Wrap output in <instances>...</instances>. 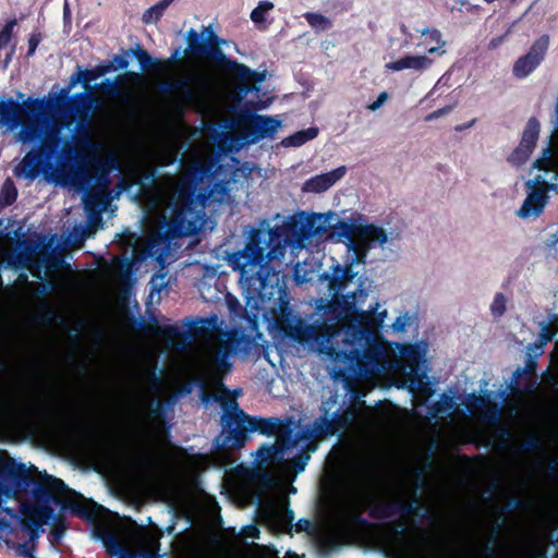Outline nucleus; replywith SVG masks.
Returning <instances> with one entry per match:
<instances>
[{"mask_svg":"<svg viewBox=\"0 0 558 558\" xmlns=\"http://www.w3.org/2000/svg\"><path fill=\"white\" fill-rule=\"evenodd\" d=\"M24 527L27 530L29 535V543L35 545V542L39 538L40 533L44 532V529L40 526H31L28 523H25Z\"/></svg>","mask_w":558,"mask_h":558,"instance_id":"nucleus-52","label":"nucleus"},{"mask_svg":"<svg viewBox=\"0 0 558 558\" xmlns=\"http://www.w3.org/2000/svg\"><path fill=\"white\" fill-rule=\"evenodd\" d=\"M15 26L16 20H10L5 23L2 31H0V50L9 45Z\"/></svg>","mask_w":558,"mask_h":558,"instance_id":"nucleus-41","label":"nucleus"},{"mask_svg":"<svg viewBox=\"0 0 558 558\" xmlns=\"http://www.w3.org/2000/svg\"><path fill=\"white\" fill-rule=\"evenodd\" d=\"M506 304H507V299L504 295V293H500V292L497 293L494 298L492 305H490L492 315L496 318L501 317L507 310Z\"/></svg>","mask_w":558,"mask_h":558,"instance_id":"nucleus-39","label":"nucleus"},{"mask_svg":"<svg viewBox=\"0 0 558 558\" xmlns=\"http://www.w3.org/2000/svg\"><path fill=\"white\" fill-rule=\"evenodd\" d=\"M174 0H159L156 4L147 9L142 16V22L144 24H155L162 16L166 9L173 2Z\"/></svg>","mask_w":558,"mask_h":558,"instance_id":"nucleus-28","label":"nucleus"},{"mask_svg":"<svg viewBox=\"0 0 558 558\" xmlns=\"http://www.w3.org/2000/svg\"><path fill=\"white\" fill-rule=\"evenodd\" d=\"M387 99H388V94L386 92H381L377 96V99L375 101H373L371 105H368L367 108L371 111H376L386 102Z\"/></svg>","mask_w":558,"mask_h":558,"instance_id":"nucleus-54","label":"nucleus"},{"mask_svg":"<svg viewBox=\"0 0 558 558\" xmlns=\"http://www.w3.org/2000/svg\"><path fill=\"white\" fill-rule=\"evenodd\" d=\"M22 100L0 96V129L5 132L17 130L19 143H37L38 148L28 151L15 166L16 178L34 181L44 173L53 179L69 182L76 189L88 187L90 183L109 185V173L117 167L116 157L93 154L77 161L76 167H68L60 159L71 155L73 147L68 125L46 110L43 99L20 94Z\"/></svg>","mask_w":558,"mask_h":558,"instance_id":"nucleus-1","label":"nucleus"},{"mask_svg":"<svg viewBox=\"0 0 558 558\" xmlns=\"http://www.w3.org/2000/svg\"><path fill=\"white\" fill-rule=\"evenodd\" d=\"M531 153V149L523 147L521 144H519V146L511 154L509 160L515 166H521L529 159Z\"/></svg>","mask_w":558,"mask_h":558,"instance_id":"nucleus-40","label":"nucleus"},{"mask_svg":"<svg viewBox=\"0 0 558 558\" xmlns=\"http://www.w3.org/2000/svg\"><path fill=\"white\" fill-rule=\"evenodd\" d=\"M227 72L242 82H250L251 78H253V75L255 74V71L251 70L245 64L240 63L235 60L229 62V69L227 70Z\"/></svg>","mask_w":558,"mask_h":558,"instance_id":"nucleus-30","label":"nucleus"},{"mask_svg":"<svg viewBox=\"0 0 558 558\" xmlns=\"http://www.w3.org/2000/svg\"><path fill=\"white\" fill-rule=\"evenodd\" d=\"M217 34L211 25L203 26L197 33L191 28L186 33L187 47L185 53L192 57H204L214 63L222 66L226 71L229 69V59L221 48L218 47Z\"/></svg>","mask_w":558,"mask_h":558,"instance_id":"nucleus-11","label":"nucleus"},{"mask_svg":"<svg viewBox=\"0 0 558 558\" xmlns=\"http://www.w3.org/2000/svg\"><path fill=\"white\" fill-rule=\"evenodd\" d=\"M318 128L312 126L306 130L298 131L294 134L282 140V145L286 147H298L305 144L308 141L314 140L318 135Z\"/></svg>","mask_w":558,"mask_h":558,"instance_id":"nucleus-26","label":"nucleus"},{"mask_svg":"<svg viewBox=\"0 0 558 558\" xmlns=\"http://www.w3.org/2000/svg\"><path fill=\"white\" fill-rule=\"evenodd\" d=\"M243 533H244L245 537H251V538H258L259 537V530L255 525H247L243 530Z\"/></svg>","mask_w":558,"mask_h":558,"instance_id":"nucleus-59","label":"nucleus"},{"mask_svg":"<svg viewBox=\"0 0 558 558\" xmlns=\"http://www.w3.org/2000/svg\"><path fill=\"white\" fill-rule=\"evenodd\" d=\"M376 302L367 311L356 313L357 324L344 325L337 307L329 303L319 307L320 314L312 323L301 317L287 319L284 332L307 347L329 363L335 377L347 375L375 377L388 373L391 360L388 349L377 340L373 329L381 328L387 311H379Z\"/></svg>","mask_w":558,"mask_h":558,"instance_id":"nucleus-2","label":"nucleus"},{"mask_svg":"<svg viewBox=\"0 0 558 558\" xmlns=\"http://www.w3.org/2000/svg\"><path fill=\"white\" fill-rule=\"evenodd\" d=\"M551 149L549 147L543 150V157L535 160L534 166L539 170L545 169L547 166L551 163L550 160Z\"/></svg>","mask_w":558,"mask_h":558,"instance_id":"nucleus-50","label":"nucleus"},{"mask_svg":"<svg viewBox=\"0 0 558 558\" xmlns=\"http://www.w3.org/2000/svg\"><path fill=\"white\" fill-rule=\"evenodd\" d=\"M33 494L38 501L45 504L25 506L23 508L24 524L28 523L31 526L40 527L54 519L53 509L47 505L53 499V495L68 498L76 496V493L70 489L62 480L48 474H45L43 482L35 486Z\"/></svg>","mask_w":558,"mask_h":558,"instance_id":"nucleus-9","label":"nucleus"},{"mask_svg":"<svg viewBox=\"0 0 558 558\" xmlns=\"http://www.w3.org/2000/svg\"><path fill=\"white\" fill-rule=\"evenodd\" d=\"M539 122L535 118H531L524 129L520 144L533 151L539 134Z\"/></svg>","mask_w":558,"mask_h":558,"instance_id":"nucleus-27","label":"nucleus"},{"mask_svg":"<svg viewBox=\"0 0 558 558\" xmlns=\"http://www.w3.org/2000/svg\"><path fill=\"white\" fill-rule=\"evenodd\" d=\"M420 33L423 36L424 35H428L430 40H433L436 44H438V47H430V48L427 49V51L429 53L437 52L441 47H444L446 45V41L442 40L441 33L438 29H436V28L429 29L428 27H425L424 29L420 31Z\"/></svg>","mask_w":558,"mask_h":558,"instance_id":"nucleus-38","label":"nucleus"},{"mask_svg":"<svg viewBox=\"0 0 558 558\" xmlns=\"http://www.w3.org/2000/svg\"><path fill=\"white\" fill-rule=\"evenodd\" d=\"M357 420L355 409L348 407L342 409L335 398H328L322 403L320 415L310 425L301 427L289 423L283 426L276 442L262 445L255 453V463L262 466L277 464L289 456L295 446H305L313 438H329L338 432H347Z\"/></svg>","mask_w":558,"mask_h":558,"instance_id":"nucleus-4","label":"nucleus"},{"mask_svg":"<svg viewBox=\"0 0 558 558\" xmlns=\"http://www.w3.org/2000/svg\"><path fill=\"white\" fill-rule=\"evenodd\" d=\"M1 201L4 205H11L17 197L16 187L11 179H7L0 191Z\"/></svg>","mask_w":558,"mask_h":558,"instance_id":"nucleus-33","label":"nucleus"},{"mask_svg":"<svg viewBox=\"0 0 558 558\" xmlns=\"http://www.w3.org/2000/svg\"><path fill=\"white\" fill-rule=\"evenodd\" d=\"M225 413L222 420V432L219 435L218 444L223 448L241 449L245 446L248 433L258 432L266 436L279 435L284 426L275 417H258L247 415L235 400H228L222 403Z\"/></svg>","mask_w":558,"mask_h":558,"instance_id":"nucleus-7","label":"nucleus"},{"mask_svg":"<svg viewBox=\"0 0 558 558\" xmlns=\"http://www.w3.org/2000/svg\"><path fill=\"white\" fill-rule=\"evenodd\" d=\"M395 536L400 542L405 551H410L416 547L415 542L405 534V523L400 521L395 529Z\"/></svg>","mask_w":558,"mask_h":558,"instance_id":"nucleus-31","label":"nucleus"},{"mask_svg":"<svg viewBox=\"0 0 558 558\" xmlns=\"http://www.w3.org/2000/svg\"><path fill=\"white\" fill-rule=\"evenodd\" d=\"M243 343H250L244 336L228 332L216 343L207 344L201 352V368L214 386H222V380L232 371L231 359L243 351Z\"/></svg>","mask_w":558,"mask_h":558,"instance_id":"nucleus-8","label":"nucleus"},{"mask_svg":"<svg viewBox=\"0 0 558 558\" xmlns=\"http://www.w3.org/2000/svg\"><path fill=\"white\" fill-rule=\"evenodd\" d=\"M462 549L460 539L454 536L448 544H446V550L450 554H458Z\"/></svg>","mask_w":558,"mask_h":558,"instance_id":"nucleus-55","label":"nucleus"},{"mask_svg":"<svg viewBox=\"0 0 558 558\" xmlns=\"http://www.w3.org/2000/svg\"><path fill=\"white\" fill-rule=\"evenodd\" d=\"M229 182L217 181L208 191L195 193V186L185 175L174 187L171 206L172 216L168 221V231L182 238L195 234L204 221V209L210 204H222L229 197Z\"/></svg>","mask_w":558,"mask_h":558,"instance_id":"nucleus-5","label":"nucleus"},{"mask_svg":"<svg viewBox=\"0 0 558 558\" xmlns=\"http://www.w3.org/2000/svg\"><path fill=\"white\" fill-rule=\"evenodd\" d=\"M286 240L276 229L254 228L244 247L228 256V264L240 274L239 283L245 299V312L256 319L265 304L281 301L284 293L279 272L271 265L286 254Z\"/></svg>","mask_w":558,"mask_h":558,"instance_id":"nucleus-3","label":"nucleus"},{"mask_svg":"<svg viewBox=\"0 0 558 558\" xmlns=\"http://www.w3.org/2000/svg\"><path fill=\"white\" fill-rule=\"evenodd\" d=\"M35 550V545L29 542H25L17 546V553L26 558H35L33 553Z\"/></svg>","mask_w":558,"mask_h":558,"instance_id":"nucleus-51","label":"nucleus"},{"mask_svg":"<svg viewBox=\"0 0 558 558\" xmlns=\"http://www.w3.org/2000/svg\"><path fill=\"white\" fill-rule=\"evenodd\" d=\"M71 236L74 243L78 245H83L85 240L87 239V229L84 226H75L71 232Z\"/></svg>","mask_w":558,"mask_h":558,"instance_id":"nucleus-44","label":"nucleus"},{"mask_svg":"<svg viewBox=\"0 0 558 558\" xmlns=\"http://www.w3.org/2000/svg\"><path fill=\"white\" fill-rule=\"evenodd\" d=\"M113 62L117 64V68L121 70H124L129 66V61L122 56H114Z\"/></svg>","mask_w":558,"mask_h":558,"instance_id":"nucleus-62","label":"nucleus"},{"mask_svg":"<svg viewBox=\"0 0 558 558\" xmlns=\"http://www.w3.org/2000/svg\"><path fill=\"white\" fill-rule=\"evenodd\" d=\"M548 35L541 36L530 48L526 54L520 57L513 64V75L518 78H524L531 74L541 61L544 59L548 49Z\"/></svg>","mask_w":558,"mask_h":558,"instance_id":"nucleus-18","label":"nucleus"},{"mask_svg":"<svg viewBox=\"0 0 558 558\" xmlns=\"http://www.w3.org/2000/svg\"><path fill=\"white\" fill-rule=\"evenodd\" d=\"M421 507L420 498L414 489L411 497L407 498V489L403 483L396 488L395 496L383 506V517L390 518L393 514H415Z\"/></svg>","mask_w":558,"mask_h":558,"instance_id":"nucleus-17","label":"nucleus"},{"mask_svg":"<svg viewBox=\"0 0 558 558\" xmlns=\"http://www.w3.org/2000/svg\"><path fill=\"white\" fill-rule=\"evenodd\" d=\"M347 173V167L340 166L329 172L320 173L307 179L302 185L304 193H323L333 186Z\"/></svg>","mask_w":558,"mask_h":558,"instance_id":"nucleus-20","label":"nucleus"},{"mask_svg":"<svg viewBox=\"0 0 558 558\" xmlns=\"http://www.w3.org/2000/svg\"><path fill=\"white\" fill-rule=\"evenodd\" d=\"M304 17L308 25L316 32L328 31L332 27L331 21L320 13L306 12Z\"/></svg>","mask_w":558,"mask_h":558,"instance_id":"nucleus-29","label":"nucleus"},{"mask_svg":"<svg viewBox=\"0 0 558 558\" xmlns=\"http://www.w3.org/2000/svg\"><path fill=\"white\" fill-rule=\"evenodd\" d=\"M216 86V77L201 68L170 83V89L180 92L183 98L191 104L209 97Z\"/></svg>","mask_w":558,"mask_h":558,"instance_id":"nucleus-12","label":"nucleus"},{"mask_svg":"<svg viewBox=\"0 0 558 558\" xmlns=\"http://www.w3.org/2000/svg\"><path fill=\"white\" fill-rule=\"evenodd\" d=\"M126 77L138 80L140 74L136 72H129L126 74L117 75L114 80L106 78L101 83V87L104 88L105 94L111 97H129L123 88V84Z\"/></svg>","mask_w":558,"mask_h":558,"instance_id":"nucleus-23","label":"nucleus"},{"mask_svg":"<svg viewBox=\"0 0 558 558\" xmlns=\"http://www.w3.org/2000/svg\"><path fill=\"white\" fill-rule=\"evenodd\" d=\"M65 525L61 520H58L54 529L50 533L51 544L58 543L64 535Z\"/></svg>","mask_w":558,"mask_h":558,"instance_id":"nucleus-46","label":"nucleus"},{"mask_svg":"<svg viewBox=\"0 0 558 558\" xmlns=\"http://www.w3.org/2000/svg\"><path fill=\"white\" fill-rule=\"evenodd\" d=\"M40 40H41V37L39 34L31 35V37L28 39V52H27L28 56H32L35 52Z\"/></svg>","mask_w":558,"mask_h":558,"instance_id":"nucleus-56","label":"nucleus"},{"mask_svg":"<svg viewBox=\"0 0 558 558\" xmlns=\"http://www.w3.org/2000/svg\"><path fill=\"white\" fill-rule=\"evenodd\" d=\"M359 284L354 291H348L343 298L344 303L349 308H354L359 303H364L365 299L368 296L371 281L367 278H357Z\"/></svg>","mask_w":558,"mask_h":558,"instance_id":"nucleus-24","label":"nucleus"},{"mask_svg":"<svg viewBox=\"0 0 558 558\" xmlns=\"http://www.w3.org/2000/svg\"><path fill=\"white\" fill-rule=\"evenodd\" d=\"M100 539L106 550L118 558H160L159 537L155 534L141 532L132 535L130 544L120 539L111 532L102 531Z\"/></svg>","mask_w":558,"mask_h":558,"instance_id":"nucleus-10","label":"nucleus"},{"mask_svg":"<svg viewBox=\"0 0 558 558\" xmlns=\"http://www.w3.org/2000/svg\"><path fill=\"white\" fill-rule=\"evenodd\" d=\"M316 438H313L307 445L305 446H295L293 450H296L298 453L294 454L291 458V464L290 466L293 469L295 473H301L305 470V466L307 465L311 454L310 451H314L316 449V446L314 444V440Z\"/></svg>","mask_w":558,"mask_h":558,"instance_id":"nucleus-25","label":"nucleus"},{"mask_svg":"<svg viewBox=\"0 0 558 558\" xmlns=\"http://www.w3.org/2000/svg\"><path fill=\"white\" fill-rule=\"evenodd\" d=\"M548 473L553 477H557L558 476V461L557 460H553L548 464Z\"/></svg>","mask_w":558,"mask_h":558,"instance_id":"nucleus-64","label":"nucleus"},{"mask_svg":"<svg viewBox=\"0 0 558 558\" xmlns=\"http://www.w3.org/2000/svg\"><path fill=\"white\" fill-rule=\"evenodd\" d=\"M465 407L471 414H474L477 410L487 405V398L476 392H471L465 398Z\"/></svg>","mask_w":558,"mask_h":558,"instance_id":"nucleus-35","label":"nucleus"},{"mask_svg":"<svg viewBox=\"0 0 558 558\" xmlns=\"http://www.w3.org/2000/svg\"><path fill=\"white\" fill-rule=\"evenodd\" d=\"M134 56L136 57V59L138 60V62L141 63V65L143 68H147L149 65H153V63H154V60L148 54V52L146 50L142 49L140 46L134 51Z\"/></svg>","mask_w":558,"mask_h":558,"instance_id":"nucleus-45","label":"nucleus"},{"mask_svg":"<svg viewBox=\"0 0 558 558\" xmlns=\"http://www.w3.org/2000/svg\"><path fill=\"white\" fill-rule=\"evenodd\" d=\"M512 31V26H510L507 32L499 36V37H495L493 38L489 43H488V48L490 50H495L496 48H498L505 40L506 38L508 37V35L511 33Z\"/></svg>","mask_w":558,"mask_h":558,"instance_id":"nucleus-53","label":"nucleus"},{"mask_svg":"<svg viewBox=\"0 0 558 558\" xmlns=\"http://www.w3.org/2000/svg\"><path fill=\"white\" fill-rule=\"evenodd\" d=\"M98 98L86 92L75 93L70 98V110L74 112L78 119L86 120L94 109L98 106Z\"/></svg>","mask_w":558,"mask_h":558,"instance_id":"nucleus-21","label":"nucleus"},{"mask_svg":"<svg viewBox=\"0 0 558 558\" xmlns=\"http://www.w3.org/2000/svg\"><path fill=\"white\" fill-rule=\"evenodd\" d=\"M456 106V104L451 105V106H446L444 108H440V109H437L430 113H428L426 117H425V121L429 122V121H433V120H436V119H439L440 117H444L448 113H450L453 109V107Z\"/></svg>","mask_w":558,"mask_h":558,"instance_id":"nucleus-48","label":"nucleus"},{"mask_svg":"<svg viewBox=\"0 0 558 558\" xmlns=\"http://www.w3.org/2000/svg\"><path fill=\"white\" fill-rule=\"evenodd\" d=\"M165 411V403L161 400H153L148 407V412L154 417H159Z\"/></svg>","mask_w":558,"mask_h":558,"instance_id":"nucleus-49","label":"nucleus"},{"mask_svg":"<svg viewBox=\"0 0 558 558\" xmlns=\"http://www.w3.org/2000/svg\"><path fill=\"white\" fill-rule=\"evenodd\" d=\"M433 64V60L426 56H404L397 61L389 62L385 65L390 71L413 70L423 72Z\"/></svg>","mask_w":558,"mask_h":558,"instance_id":"nucleus-22","label":"nucleus"},{"mask_svg":"<svg viewBox=\"0 0 558 558\" xmlns=\"http://www.w3.org/2000/svg\"><path fill=\"white\" fill-rule=\"evenodd\" d=\"M410 324V317L408 314H403L401 316H398L395 322L391 325V328L393 331L402 332L405 330L407 326Z\"/></svg>","mask_w":558,"mask_h":558,"instance_id":"nucleus-47","label":"nucleus"},{"mask_svg":"<svg viewBox=\"0 0 558 558\" xmlns=\"http://www.w3.org/2000/svg\"><path fill=\"white\" fill-rule=\"evenodd\" d=\"M281 128V121L270 116H254L246 129L250 144H256L265 138H274Z\"/></svg>","mask_w":558,"mask_h":558,"instance_id":"nucleus-19","label":"nucleus"},{"mask_svg":"<svg viewBox=\"0 0 558 558\" xmlns=\"http://www.w3.org/2000/svg\"><path fill=\"white\" fill-rule=\"evenodd\" d=\"M70 507H71L72 512L75 514H78L81 517H87V518L90 517V513H88V511L86 509H84L83 507H81L80 505L71 504Z\"/></svg>","mask_w":558,"mask_h":558,"instance_id":"nucleus-61","label":"nucleus"},{"mask_svg":"<svg viewBox=\"0 0 558 558\" xmlns=\"http://www.w3.org/2000/svg\"><path fill=\"white\" fill-rule=\"evenodd\" d=\"M314 277V270L307 269L305 263H298L293 268L294 281L299 284L312 281Z\"/></svg>","mask_w":558,"mask_h":558,"instance_id":"nucleus-34","label":"nucleus"},{"mask_svg":"<svg viewBox=\"0 0 558 558\" xmlns=\"http://www.w3.org/2000/svg\"><path fill=\"white\" fill-rule=\"evenodd\" d=\"M109 70V66L106 65H98L95 70H85L84 72H80L75 78L72 80V85L75 84L80 76L83 75L84 82L83 85L85 88L88 87V84L96 80L99 75L105 74Z\"/></svg>","mask_w":558,"mask_h":558,"instance_id":"nucleus-32","label":"nucleus"},{"mask_svg":"<svg viewBox=\"0 0 558 558\" xmlns=\"http://www.w3.org/2000/svg\"><path fill=\"white\" fill-rule=\"evenodd\" d=\"M260 515L266 524L277 532H291L293 526L296 532H308L312 527V522L305 518L299 519L293 524L294 512L289 508L288 499L267 502L260 509Z\"/></svg>","mask_w":558,"mask_h":558,"instance_id":"nucleus-13","label":"nucleus"},{"mask_svg":"<svg viewBox=\"0 0 558 558\" xmlns=\"http://www.w3.org/2000/svg\"><path fill=\"white\" fill-rule=\"evenodd\" d=\"M525 186L529 193L517 215L522 219L537 218L548 202L547 192L550 185L545 175L537 174L534 179L529 180Z\"/></svg>","mask_w":558,"mask_h":558,"instance_id":"nucleus-15","label":"nucleus"},{"mask_svg":"<svg viewBox=\"0 0 558 558\" xmlns=\"http://www.w3.org/2000/svg\"><path fill=\"white\" fill-rule=\"evenodd\" d=\"M77 142L85 150L93 151V154L100 151V144L94 142L87 131H84V133L77 137Z\"/></svg>","mask_w":558,"mask_h":558,"instance_id":"nucleus-42","label":"nucleus"},{"mask_svg":"<svg viewBox=\"0 0 558 558\" xmlns=\"http://www.w3.org/2000/svg\"><path fill=\"white\" fill-rule=\"evenodd\" d=\"M527 450H537L541 447V441L536 437H531L524 442Z\"/></svg>","mask_w":558,"mask_h":558,"instance_id":"nucleus-60","label":"nucleus"},{"mask_svg":"<svg viewBox=\"0 0 558 558\" xmlns=\"http://www.w3.org/2000/svg\"><path fill=\"white\" fill-rule=\"evenodd\" d=\"M108 186L90 183L88 187L80 189L84 191L82 199L88 216V222L92 226H102L101 216L111 202Z\"/></svg>","mask_w":558,"mask_h":558,"instance_id":"nucleus-16","label":"nucleus"},{"mask_svg":"<svg viewBox=\"0 0 558 558\" xmlns=\"http://www.w3.org/2000/svg\"><path fill=\"white\" fill-rule=\"evenodd\" d=\"M226 303L232 318H235L241 315L242 305L235 296L228 294L226 296Z\"/></svg>","mask_w":558,"mask_h":558,"instance_id":"nucleus-43","label":"nucleus"},{"mask_svg":"<svg viewBox=\"0 0 558 558\" xmlns=\"http://www.w3.org/2000/svg\"><path fill=\"white\" fill-rule=\"evenodd\" d=\"M12 532V522L5 518H0V538L3 537L4 534H9Z\"/></svg>","mask_w":558,"mask_h":558,"instance_id":"nucleus-58","label":"nucleus"},{"mask_svg":"<svg viewBox=\"0 0 558 558\" xmlns=\"http://www.w3.org/2000/svg\"><path fill=\"white\" fill-rule=\"evenodd\" d=\"M274 9L270 1H260L258 5L251 12V20L256 23H263L266 20V13Z\"/></svg>","mask_w":558,"mask_h":558,"instance_id":"nucleus-36","label":"nucleus"},{"mask_svg":"<svg viewBox=\"0 0 558 558\" xmlns=\"http://www.w3.org/2000/svg\"><path fill=\"white\" fill-rule=\"evenodd\" d=\"M353 227L345 222L339 221L336 230L330 232L326 239L343 242L347 247L345 267L336 265L332 274L324 272L322 280L327 281L328 294L332 299L338 298L347 289L349 282L357 276L353 271L354 265L364 264L369 248L374 245H384L388 242L386 231L377 226L367 225L361 230L359 239L352 238Z\"/></svg>","mask_w":558,"mask_h":558,"instance_id":"nucleus-6","label":"nucleus"},{"mask_svg":"<svg viewBox=\"0 0 558 558\" xmlns=\"http://www.w3.org/2000/svg\"><path fill=\"white\" fill-rule=\"evenodd\" d=\"M45 262L48 268H59L61 266L62 259L58 255L49 254Z\"/></svg>","mask_w":558,"mask_h":558,"instance_id":"nucleus-57","label":"nucleus"},{"mask_svg":"<svg viewBox=\"0 0 558 558\" xmlns=\"http://www.w3.org/2000/svg\"><path fill=\"white\" fill-rule=\"evenodd\" d=\"M31 483V469L24 463L8 459L0 465V506L14 498Z\"/></svg>","mask_w":558,"mask_h":558,"instance_id":"nucleus-14","label":"nucleus"},{"mask_svg":"<svg viewBox=\"0 0 558 558\" xmlns=\"http://www.w3.org/2000/svg\"><path fill=\"white\" fill-rule=\"evenodd\" d=\"M411 372H413L415 374L413 378H410L411 388L420 387L423 383L422 377L420 375H417V372L415 368H412Z\"/></svg>","mask_w":558,"mask_h":558,"instance_id":"nucleus-63","label":"nucleus"},{"mask_svg":"<svg viewBox=\"0 0 558 558\" xmlns=\"http://www.w3.org/2000/svg\"><path fill=\"white\" fill-rule=\"evenodd\" d=\"M167 272L163 271V267L154 274L149 280L150 284V293H160L163 289L167 288L168 281L166 280Z\"/></svg>","mask_w":558,"mask_h":558,"instance_id":"nucleus-37","label":"nucleus"}]
</instances>
